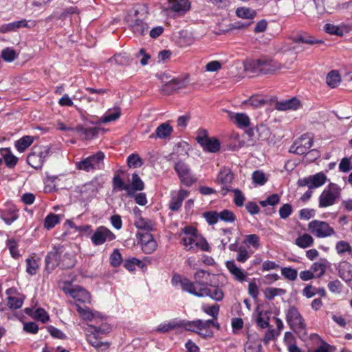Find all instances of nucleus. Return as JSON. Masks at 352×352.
<instances>
[{
  "label": "nucleus",
  "mask_w": 352,
  "mask_h": 352,
  "mask_svg": "<svg viewBox=\"0 0 352 352\" xmlns=\"http://www.w3.org/2000/svg\"><path fill=\"white\" fill-rule=\"evenodd\" d=\"M312 145V136L309 134H304L293 144L290 147L289 152L303 155L307 152Z\"/></svg>",
  "instance_id": "obj_17"
},
{
  "label": "nucleus",
  "mask_w": 352,
  "mask_h": 352,
  "mask_svg": "<svg viewBox=\"0 0 352 352\" xmlns=\"http://www.w3.org/2000/svg\"><path fill=\"white\" fill-rule=\"evenodd\" d=\"M326 82L331 88L338 87L341 82V77L338 71H331L327 76Z\"/></svg>",
  "instance_id": "obj_40"
},
{
  "label": "nucleus",
  "mask_w": 352,
  "mask_h": 352,
  "mask_svg": "<svg viewBox=\"0 0 352 352\" xmlns=\"http://www.w3.org/2000/svg\"><path fill=\"white\" fill-rule=\"evenodd\" d=\"M280 201V197L277 194H272L269 196L266 199L261 201L260 204L263 207L267 206H275Z\"/></svg>",
  "instance_id": "obj_63"
},
{
  "label": "nucleus",
  "mask_w": 352,
  "mask_h": 352,
  "mask_svg": "<svg viewBox=\"0 0 352 352\" xmlns=\"http://www.w3.org/2000/svg\"><path fill=\"white\" fill-rule=\"evenodd\" d=\"M1 58L6 62H12L16 58V54L14 50L7 47L2 50Z\"/></svg>",
  "instance_id": "obj_64"
},
{
  "label": "nucleus",
  "mask_w": 352,
  "mask_h": 352,
  "mask_svg": "<svg viewBox=\"0 0 352 352\" xmlns=\"http://www.w3.org/2000/svg\"><path fill=\"white\" fill-rule=\"evenodd\" d=\"M174 169L184 185L189 186L195 182V178L192 175L188 166L184 162L175 163Z\"/></svg>",
  "instance_id": "obj_18"
},
{
  "label": "nucleus",
  "mask_w": 352,
  "mask_h": 352,
  "mask_svg": "<svg viewBox=\"0 0 352 352\" xmlns=\"http://www.w3.org/2000/svg\"><path fill=\"white\" fill-rule=\"evenodd\" d=\"M60 221V219L58 214L50 213L45 218L44 227L47 230H50L59 223Z\"/></svg>",
  "instance_id": "obj_45"
},
{
  "label": "nucleus",
  "mask_w": 352,
  "mask_h": 352,
  "mask_svg": "<svg viewBox=\"0 0 352 352\" xmlns=\"http://www.w3.org/2000/svg\"><path fill=\"white\" fill-rule=\"evenodd\" d=\"M308 230L317 238H326L335 234L334 229L323 221L313 220L308 223Z\"/></svg>",
  "instance_id": "obj_12"
},
{
  "label": "nucleus",
  "mask_w": 352,
  "mask_h": 352,
  "mask_svg": "<svg viewBox=\"0 0 352 352\" xmlns=\"http://www.w3.org/2000/svg\"><path fill=\"white\" fill-rule=\"evenodd\" d=\"M282 67L281 65L273 59L268 58H261L256 60L248 61L245 65L246 71L252 73H261L263 74H272Z\"/></svg>",
  "instance_id": "obj_4"
},
{
  "label": "nucleus",
  "mask_w": 352,
  "mask_h": 352,
  "mask_svg": "<svg viewBox=\"0 0 352 352\" xmlns=\"http://www.w3.org/2000/svg\"><path fill=\"white\" fill-rule=\"evenodd\" d=\"M251 254L244 246L239 247L237 250L236 261L239 263H245L250 257Z\"/></svg>",
  "instance_id": "obj_55"
},
{
  "label": "nucleus",
  "mask_w": 352,
  "mask_h": 352,
  "mask_svg": "<svg viewBox=\"0 0 352 352\" xmlns=\"http://www.w3.org/2000/svg\"><path fill=\"white\" fill-rule=\"evenodd\" d=\"M121 116V109L119 107H115L109 109L101 117L100 120L102 123H108L118 120Z\"/></svg>",
  "instance_id": "obj_32"
},
{
  "label": "nucleus",
  "mask_w": 352,
  "mask_h": 352,
  "mask_svg": "<svg viewBox=\"0 0 352 352\" xmlns=\"http://www.w3.org/2000/svg\"><path fill=\"white\" fill-rule=\"evenodd\" d=\"M233 179V174L230 169L227 168H222L219 173L217 177V182L223 185L222 187V195L225 196L228 192L231 190V188H229L228 184H230Z\"/></svg>",
  "instance_id": "obj_22"
},
{
  "label": "nucleus",
  "mask_w": 352,
  "mask_h": 352,
  "mask_svg": "<svg viewBox=\"0 0 352 352\" xmlns=\"http://www.w3.org/2000/svg\"><path fill=\"white\" fill-rule=\"evenodd\" d=\"M142 248L146 254H151L157 248V243L151 234H146L142 239Z\"/></svg>",
  "instance_id": "obj_30"
},
{
  "label": "nucleus",
  "mask_w": 352,
  "mask_h": 352,
  "mask_svg": "<svg viewBox=\"0 0 352 352\" xmlns=\"http://www.w3.org/2000/svg\"><path fill=\"white\" fill-rule=\"evenodd\" d=\"M230 118L234 120L239 128H246L250 124V120L247 114L243 113H230Z\"/></svg>",
  "instance_id": "obj_31"
},
{
  "label": "nucleus",
  "mask_w": 352,
  "mask_h": 352,
  "mask_svg": "<svg viewBox=\"0 0 352 352\" xmlns=\"http://www.w3.org/2000/svg\"><path fill=\"white\" fill-rule=\"evenodd\" d=\"M148 16V8L144 4L134 6L124 17V21L129 30L135 36L145 35L148 31L146 19Z\"/></svg>",
  "instance_id": "obj_2"
},
{
  "label": "nucleus",
  "mask_w": 352,
  "mask_h": 352,
  "mask_svg": "<svg viewBox=\"0 0 352 352\" xmlns=\"http://www.w3.org/2000/svg\"><path fill=\"white\" fill-rule=\"evenodd\" d=\"M300 107V102L296 98L282 100L276 102V109L278 111L296 110Z\"/></svg>",
  "instance_id": "obj_26"
},
{
  "label": "nucleus",
  "mask_w": 352,
  "mask_h": 352,
  "mask_svg": "<svg viewBox=\"0 0 352 352\" xmlns=\"http://www.w3.org/2000/svg\"><path fill=\"white\" fill-rule=\"evenodd\" d=\"M0 155L8 167L12 168L15 166L18 162V158L12 154L10 148H1Z\"/></svg>",
  "instance_id": "obj_29"
},
{
  "label": "nucleus",
  "mask_w": 352,
  "mask_h": 352,
  "mask_svg": "<svg viewBox=\"0 0 352 352\" xmlns=\"http://www.w3.org/2000/svg\"><path fill=\"white\" fill-rule=\"evenodd\" d=\"M179 236L186 251L196 252L198 250L204 252L210 251V245L206 239L192 226L183 228Z\"/></svg>",
  "instance_id": "obj_3"
},
{
  "label": "nucleus",
  "mask_w": 352,
  "mask_h": 352,
  "mask_svg": "<svg viewBox=\"0 0 352 352\" xmlns=\"http://www.w3.org/2000/svg\"><path fill=\"white\" fill-rule=\"evenodd\" d=\"M285 320L290 328L294 331H302L306 329L305 321L295 306H289L285 311Z\"/></svg>",
  "instance_id": "obj_10"
},
{
  "label": "nucleus",
  "mask_w": 352,
  "mask_h": 352,
  "mask_svg": "<svg viewBox=\"0 0 352 352\" xmlns=\"http://www.w3.org/2000/svg\"><path fill=\"white\" fill-rule=\"evenodd\" d=\"M196 140L204 151L216 153L220 148L219 141L216 138H208L206 131H201Z\"/></svg>",
  "instance_id": "obj_16"
},
{
  "label": "nucleus",
  "mask_w": 352,
  "mask_h": 352,
  "mask_svg": "<svg viewBox=\"0 0 352 352\" xmlns=\"http://www.w3.org/2000/svg\"><path fill=\"white\" fill-rule=\"evenodd\" d=\"M122 261V255L118 249H115L110 256V263L114 267H118L120 265Z\"/></svg>",
  "instance_id": "obj_59"
},
{
  "label": "nucleus",
  "mask_w": 352,
  "mask_h": 352,
  "mask_svg": "<svg viewBox=\"0 0 352 352\" xmlns=\"http://www.w3.org/2000/svg\"><path fill=\"white\" fill-rule=\"evenodd\" d=\"M100 324H87L84 328L85 338L87 342L93 345L97 342H100V339L109 333L111 331V327L107 322L103 320L100 321Z\"/></svg>",
  "instance_id": "obj_5"
},
{
  "label": "nucleus",
  "mask_w": 352,
  "mask_h": 352,
  "mask_svg": "<svg viewBox=\"0 0 352 352\" xmlns=\"http://www.w3.org/2000/svg\"><path fill=\"white\" fill-rule=\"evenodd\" d=\"M34 318L43 323L47 322L50 318L46 311L43 308H38L34 314Z\"/></svg>",
  "instance_id": "obj_62"
},
{
  "label": "nucleus",
  "mask_w": 352,
  "mask_h": 352,
  "mask_svg": "<svg viewBox=\"0 0 352 352\" xmlns=\"http://www.w3.org/2000/svg\"><path fill=\"white\" fill-rule=\"evenodd\" d=\"M206 296L210 297L211 299L215 300V301H221L224 298V293L223 290L217 286H210L208 288H207Z\"/></svg>",
  "instance_id": "obj_37"
},
{
  "label": "nucleus",
  "mask_w": 352,
  "mask_h": 352,
  "mask_svg": "<svg viewBox=\"0 0 352 352\" xmlns=\"http://www.w3.org/2000/svg\"><path fill=\"white\" fill-rule=\"evenodd\" d=\"M270 316L267 312L261 311L258 313L256 318V324L262 329L269 327Z\"/></svg>",
  "instance_id": "obj_53"
},
{
  "label": "nucleus",
  "mask_w": 352,
  "mask_h": 352,
  "mask_svg": "<svg viewBox=\"0 0 352 352\" xmlns=\"http://www.w3.org/2000/svg\"><path fill=\"white\" fill-rule=\"evenodd\" d=\"M253 182L260 186L264 185L267 179L263 172L260 170H256L252 173Z\"/></svg>",
  "instance_id": "obj_61"
},
{
  "label": "nucleus",
  "mask_w": 352,
  "mask_h": 352,
  "mask_svg": "<svg viewBox=\"0 0 352 352\" xmlns=\"http://www.w3.org/2000/svg\"><path fill=\"white\" fill-rule=\"evenodd\" d=\"M116 238V234L110 229L100 226L94 230L90 240L94 245L98 246L111 242Z\"/></svg>",
  "instance_id": "obj_13"
},
{
  "label": "nucleus",
  "mask_w": 352,
  "mask_h": 352,
  "mask_svg": "<svg viewBox=\"0 0 352 352\" xmlns=\"http://www.w3.org/2000/svg\"><path fill=\"white\" fill-rule=\"evenodd\" d=\"M24 298L23 296H9L8 304L11 309H19L23 304Z\"/></svg>",
  "instance_id": "obj_49"
},
{
  "label": "nucleus",
  "mask_w": 352,
  "mask_h": 352,
  "mask_svg": "<svg viewBox=\"0 0 352 352\" xmlns=\"http://www.w3.org/2000/svg\"><path fill=\"white\" fill-rule=\"evenodd\" d=\"M168 8L176 13L183 14L190 8L189 0H166Z\"/></svg>",
  "instance_id": "obj_25"
},
{
  "label": "nucleus",
  "mask_w": 352,
  "mask_h": 352,
  "mask_svg": "<svg viewBox=\"0 0 352 352\" xmlns=\"http://www.w3.org/2000/svg\"><path fill=\"white\" fill-rule=\"evenodd\" d=\"M294 41L296 43H303L307 44H321L323 43V41L320 39H316L312 36H298L294 38Z\"/></svg>",
  "instance_id": "obj_54"
},
{
  "label": "nucleus",
  "mask_w": 352,
  "mask_h": 352,
  "mask_svg": "<svg viewBox=\"0 0 352 352\" xmlns=\"http://www.w3.org/2000/svg\"><path fill=\"white\" fill-rule=\"evenodd\" d=\"M76 309L80 316L84 320L96 321L98 322L102 321L104 317L97 311H94L88 307H82L78 304H76Z\"/></svg>",
  "instance_id": "obj_20"
},
{
  "label": "nucleus",
  "mask_w": 352,
  "mask_h": 352,
  "mask_svg": "<svg viewBox=\"0 0 352 352\" xmlns=\"http://www.w3.org/2000/svg\"><path fill=\"white\" fill-rule=\"evenodd\" d=\"M1 217L6 224L10 225L18 218V215L14 209H10L3 211L1 213Z\"/></svg>",
  "instance_id": "obj_47"
},
{
  "label": "nucleus",
  "mask_w": 352,
  "mask_h": 352,
  "mask_svg": "<svg viewBox=\"0 0 352 352\" xmlns=\"http://www.w3.org/2000/svg\"><path fill=\"white\" fill-rule=\"evenodd\" d=\"M189 195V192L185 189L171 191L168 208L172 211H178L182 206L183 201Z\"/></svg>",
  "instance_id": "obj_19"
},
{
  "label": "nucleus",
  "mask_w": 352,
  "mask_h": 352,
  "mask_svg": "<svg viewBox=\"0 0 352 352\" xmlns=\"http://www.w3.org/2000/svg\"><path fill=\"white\" fill-rule=\"evenodd\" d=\"M173 132V128L169 122L160 124L155 129L154 133L150 135V138L166 139L169 138Z\"/></svg>",
  "instance_id": "obj_23"
},
{
  "label": "nucleus",
  "mask_w": 352,
  "mask_h": 352,
  "mask_svg": "<svg viewBox=\"0 0 352 352\" xmlns=\"http://www.w3.org/2000/svg\"><path fill=\"white\" fill-rule=\"evenodd\" d=\"M236 14L239 18L253 19L255 17L256 12L253 9L247 7H241L236 9Z\"/></svg>",
  "instance_id": "obj_42"
},
{
  "label": "nucleus",
  "mask_w": 352,
  "mask_h": 352,
  "mask_svg": "<svg viewBox=\"0 0 352 352\" xmlns=\"http://www.w3.org/2000/svg\"><path fill=\"white\" fill-rule=\"evenodd\" d=\"M35 25V21H27L26 19H21L20 21H13L9 23L3 24L0 27V32L1 33H8L16 31L21 28H31Z\"/></svg>",
  "instance_id": "obj_21"
},
{
  "label": "nucleus",
  "mask_w": 352,
  "mask_h": 352,
  "mask_svg": "<svg viewBox=\"0 0 352 352\" xmlns=\"http://www.w3.org/2000/svg\"><path fill=\"white\" fill-rule=\"evenodd\" d=\"M210 275L208 271L199 270L194 274V282L182 277L179 274H175L171 283L174 287H179L184 292L197 297H205L207 294V288L211 286Z\"/></svg>",
  "instance_id": "obj_1"
},
{
  "label": "nucleus",
  "mask_w": 352,
  "mask_h": 352,
  "mask_svg": "<svg viewBox=\"0 0 352 352\" xmlns=\"http://www.w3.org/2000/svg\"><path fill=\"white\" fill-rule=\"evenodd\" d=\"M104 154L102 151H99L95 155L89 156L76 163V168L87 172L96 169H102L104 167Z\"/></svg>",
  "instance_id": "obj_11"
},
{
  "label": "nucleus",
  "mask_w": 352,
  "mask_h": 352,
  "mask_svg": "<svg viewBox=\"0 0 352 352\" xmlns=\"http://www.w3.org/2000/svg\"><path fill=\"white\" fill-rule=\"evenodd\" d=\"M261 344L260 341H252L250 338L245 345V352H261Z\"/></svg>",
  "instance_id": "obj_51"
},
{
  "label": "nucleus",
  "mask_w": 352,
  "mask_h": 352,
  "mask_svg": "<svg viewBox=\"0 0 352 352\" xmlns=\"http://www.w3.org/2000/svg\"><path fill=\"white\" fill-rule=\"evenodd\" d=\"M127 164L129 167H140L143 162L140 156L137 154H131L127 158Z\"/></svg>",
  "instance_id": "obj_60"
},
{
  "label": "nucleus",
  "mask_w": 352,
  "mask_h": 352,
  "mask_svg": "<svg viewBox=\"0 0 352 352\" xmlns=\"http://www.w3.org/2000/svg\"><path fill=\"white\" fill-rule=\"evenodd\" d=\"M244 104H248L253 107H258L263 105L265 103V100L261 96H253L250 97L248 100L244 101Z\"/></svg>",
  "instance_id": "obj_58"
},
{
  "label": "nucleus",
  "mask_w": 352,
  "mask_h": 352,
  "mask_svg": "<svg viewBox=\"0 0 352 352\" xmlns=\"http://www.w3.org/2000/svg\"><path fill=\"white\" fill-rule=\"evenodd\" d=\"M51 150L48 146L36 145L32 148L28 155L27 162L35 169L41 168L45 161L50 155Z\"/></svg>",
  "instance_id": "obj_7"
},
{
  "label": "nucleus",
  "mask_w": 352,
  "mask_h": 352,
  "mask_svg": "<svg viewBox=\"0 0 352 352\" xmlns=\"http://www.w3.org/2000/svg\"><path fill=\"white\" fill-rule=\"evenodd\" d=\"M181 327V320L175 318L167 322H163L159 324L156 329V331L159 333H167L171 330H175Z\"/></svg>",
  "instance_id": "obj_27"
},
{
  "label": "nucleus",
  "mask_w": 352,
  "mask_h": 352,
  "mask_svg": "<svg viewBox=\"0 0 352 352\" xmlns=\"http://www.w3.org/2000/svg\"><path fill=\"white\" fill-rule=\"evenodd\" d=\"M131 190L134 196L136 191H142L144 189V183L137 173H133L131 178Z\"/></svg>",
  "instance_id": "obj_41"
},
{
  "label": "nucleus",
  "mask_w": 352,
  "mask_h": 352,
  "mask_svg": "<svg viewBox=\"0 0 352 352\" xmlns=\"http://www.w3.org/2000/svg\"><path fill=\"white\" fill-rule=\"evenodd\" d=\"M314 239L308 233L299 235L295 240V244L300 248L306 249L313 245Z\"/></svg>",
  "instance_id": "obj_33"
},
{
  "label": "nucleus",
  "mask_w": 352,
  "mask_h": 352,
  "mask_svg": "<svg viewBox=\"0 0 352 352\" xmlns=\"http://www.w3.org/2000/svg\"><path fill=\"white\" fill-rule=\"evenodd\" d=\"M135 226L139 230L151 231L154 229L155 223L151 219H144L142 217L134 220Z\"/></svg>",
  "instance_id": "obj_35"
},
{
  "label": "nucleus",
  "mask_w": 352,
  "mask_h": 352,
  "mask_svg": "<svg viewBox=\"0 0 352 352\" xmlns=\"http://www.w3.org/2000/svg\"><path fill=\"white\" fill-rule=\"evenodd\" d=\"M62 247L54 248L45 257V267L47 270L52 271L56 267L60 266L63 269H68L74 265V262L71 258L69 263H65L61 261Z\"/></svg>",
  "instance_id": "obj_9"
},
{
  "label": "nucleus",
  "mask_w": 352,
  "mask_h": 352,
  "mask_svg": "<svg viewBox=\"0 0 352 352\" xmlns=\"http://www.w3.org/2000/svg\"><path fill=\"white\" fill-rule=\"evenodd\" d=\"M324 30L327 33L331 35L342 36L344 33L345 25L344 24L336 25L331 23H327L324 27Z\"/></svg>",
  "instance_id": "obj_38"
},
{
  "label": "nucleus",
  "mask_w": 352,
  "mask_h": 352,
  "mask_svg": "<svg viewBox=\"0 0 352 352\" xmlns=\"http://www.w3.org/2000/svg\"><path fill=\"white\" fill-rule=\"evenodd\" d=\"M336 251L338 255H343L345 253L351 254L352 248L349 243L345 241H339L335 246Z\"/></svg>",
  "instance_id": "obj_44"
},
{
  "label": "nucleus",
  "mask_w": 352,
  "mask_h": 352,
  "mask_svg": "<svg viewBox=\"0 0 352 352\" xmlns=\"http://www.w3.org/2000/svg\"><path fill=\"white\" fill-rule=\"evenodd\" d=\"M34 142V137L25 135L15 142L16 150L21 153L25 151Z\"/></svg>",
  "instance_id": "obj_36"
},
{
  "label": "nucleus",
  "mask_w": 352,
  "mask_h": 352,
  "mask_svg": "<svg viewBox=\"0 0 352 352\" xmlns=\"http://www.w3.org/2000/svg\"><path fill=\"white\" fill-rule=\"evenodd\" d=\"M80 12V10L77 6H68L63 9L62 12L58 15V19L65 20L69 16L72 14H79Z\"/></svg>",
  "instance_id": "obj_48"
},
{
  "label": "nucleus",
  "mask_w": 352,
  "mask_h": 352,
  "mask_svg": "<svg viewBox=\"0 0 352 352\" xmlns=\"http://www.w3.org/2000/svg\"><path fill=\"white\" fill-rule=\"evenodd\" d=\"M182 327L186 330L197 333L204 336L211 334V331H208L211 325H214L219 328V324L214 322L212 320H196L193 321L181 320Z\"/></svg>",
  "instance_id": "obj_8"
},
{
  "label": "nucleus",
  "mask_w": 352,
  "mask_h": 352,
  "mask_svg": "<svg viewBox=\"0 0 352 352\" xmlns=\"http://www.w3.org/2000/svg\"><path fill=\"white\" fill-rule=\"evenodd\" d=\"M243 243L247 245L252 246L255 250H258L261 247L260 237L255 234L246 235Z\"/></svg>",
  "instance_id": "obj_46"
},
{
  "label": "nucleus",
  "mask_w": 352,
  "mask_h": 352,
  "mask_svg": "<svg viewBox=\"0 0 352 352\" xmlns=\"http://www.w3.org/2000/svg\"><path fill=\"white\" fill-rule=\"evenodd\" d=\"M230 191L234 193L233 201L234 204L237 207H242L244 205V201L245 200V195L239 189H231Z\"/></svg>",
  "instance_id": "obj_57"
},
{
  "label": "nucleus",
  "mask_w": 352,
  "mask_h": 352,
  "mask_svg": "<svg viewBox=\"0 0 352 352\" xmlns=\"http://www.w3.org/2000/svg\"><path fill=\"white\" fill-rule=\"evenodd\" d=\"M226 266L236 280L242 283L246 280L248 274L239 267L234 261H228L226 263Z\"/></svg>",
  "instance_id": "obj_24"
},
{
  "label": "nucleus",
  "mask_w": 352,
  "mask_h": 352,
  "mask_svg": "<svg viewBox=\"0 0 352 352\" xmlns=\"http://www.w3.org/2000/svg\"><path fill=\"white\" fill-rule=\"evenodd\" d=\"M63 292L69 294L76 302L89 304L91 302V295L85 289L75 286L72 287H63Z\"/></svg>",
  "instance_id": "obj_15"
},
{
  "label": "nucleus",
  "mask_w": 352,
  "mask_h": 352,
  "mask_svg": "<svg viewBox=\"0 0 352 352\" xmlns=\"http://www.w3.org/2000/svg\"><path fill=\"white\" fill-rule=\"evenodd\" d=\"M281 274L286 279L291 280V281H294L297 278L298 272L296 270H295L294 268L283 267H281Z\"/></svg>",
  "instance_id": "obj_52"
},
{
  "label": "nucleus",
  "mask_w": 352,
  "mask_h": 352,
  "mask_svg": "<svg viewBox=\"0 0 352 352\" xmlns=\"http://www.w3.org/2000/svg\"><path fill=\"white\" fill-rule=\"evenodd\" d=\"M77 132L82 136V138L86 140H91L95 138L98 133L97 127H84L82 126H78L76 129Z\"/></svg>",
  "instance_id": "obj_34"
},
{
  "label": "nucleus",
  "mask_w": 352,
  "mask_h": 352,
  "mask_svg": "<svg viewBox=\"0 0 352 352\" xmlns=\"http://www.w3.org/2000/svg\"><path fill=\"white\" fill-rule=\"evenodd\" d=\"M340 277L344 281H350L352 280V266L347 262L344 263L340 267Z\"/></svg>",
  "instance_id": "obj_39"
},
{
  "label": "nucleus",
  "mask_w": 352,
  "mask_h": 352,
  "mask_svg": "<svg viewBox=\"0 0 352 352\" xmlns=\"http://www.w3.org/2000/svg\"><path fill=\"white\" fill-rule=\"evenodd\" d=\"M327 180L326 175L320 172L315 175L300 178L297 182L299 187L307 186L309 189L317 188L323 186Z\"/></svg>",
  "instance_id": "obj_14"
},
{
  "label": "nucleus",
  "mask_w": 352,
  "mask_h": 352,
  "mask_svg": "<svg viewBox=\"0 0 352 352\" xmlns=\"http://www.w3.org/2000/svg\"><path fill=\"white\" fill-rule=\"evenodd\" d=\"M7 246L12 257L16 259L21 256L16 241L14 239H9L7 240Z\"/></svg>",
  "instance_id": "obj_50"
},
{
  "label": "nucleus",
  "mask_w": 352,
  "mask_h": 352,
  "mask_svg": "<svg viewBox=\"0 0 352 352\" xmlns=\"http://www.w3.org/2000/svg\"><path fill=\"white\" fill-rule=\"evenodd\" d=\"M219 220L226 223H232L236 220L235 214L229 210H223L219 212Z\"/></svg>",
  "instance_id": "obj_56"
},
{
  "label": "nucleus",
  "mask_w": 352,
  "mask_h": 352,
  "mask_svg": "<svg viewBox=\"0 0 352 352\" xmlns=\"http://www.w3.org/2000/svg\"><path fill=\"white\" fill-rule=\"evenodd\" d=\"M26 272L30 275H35L39 267V261L34 256L28 258L26 260Z\"/></svg>",
  "instance_id": "obj_43"
},
{
  "label": "nucleus",
  "mask_w": 352,
  "mask_h": 352,
  "mask_svg": "<svg viewBox=\"0 0 352 352\" xmlns=\"http://www.w3.org/2000/svg\"><path fill=\"white\" fill-rule=\"evenodd\" d=\"M342 188L335 183H330L318 197V207L320 208L331 206L338 202Z\"/></svg>",
  "instance_id": "obj_6"
},
{
  "label": "nucleus",
  "mask_w": 352,
  "mask_h": 352,
  "mask_svg": "<svg viewBox=\"0 0 352 352\" xmlns=\"http://www.w3.org/2000/svg\"><path fill=\"white\" fill-rule=\"evenodd\" d=\"M113 190L114 191L125 190L128 197H132L133 193L130 185L125 184L119 175H115L112 180Z\"/></svg>",
  "instance_id": "obj_28"
}]
</instances>
